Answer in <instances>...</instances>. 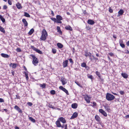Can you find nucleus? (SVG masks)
I'll use <instances>...</instances> for the list:
<instances>
[{"mask_svg":"<svg viewBox=\"0 0 129 129\" xmlns=\"http://www.w3.org/2000/svg\"><path fill=\"white\" fill-rule=\"evenodd\" d=\"M59 88L60 89L65 92L67 94H69L68 91L64 88L62 86H60L59 87Z\"/></svg>","mask_w":129,"mask_h":129,"instance_id":"nucleus-4","label":"nucleus"},{"mask_svg":"<svg viewBox=\"0 0 129 129\" xmlns=\"http://www.w3.org/2000/svg\"><path fill=\"white\" fill-rule=\"evenodd\" d=\"M31 48L32 49H33L35 51H36V50H37V49L36 48H35L33 46H31Z\"/></svg>","mask_w":129,"mask_h":129,"instance_id":"nucleus-36","label":"nucleus"},{"mask_svg":"<svg viewBox=\"0 0 129 129\" xmlns=\"http://www.w3.org/2000/svg\"><path fill=\"white\" fill-rule=\"evenodd\" d=\"M93 105H92V107H94V106H96V104L95 103V102H93Z\"/></svg>","mask_w":129,"mask_h":129,"instance_id":"nucleus-52","label":"nucleus"},{"mask_svg":"<svg viewBox=\"0 0 129 129\" xmlns=\"http://www.w3.org/2000/svg\"><path fill=\"white\" fill-rule=\"evenodd\" d=\"M16 64L14 63H11L10 64V66L12 67L13 68H15L16 67Z\"/></svg>","mask_w":129,"mask_h":129,"instance_id":"nucleus-24","label":"nucleus"},{"mask_svg":"<svg viewBox=\"0 0 129 129\" xmlns=\"http://www.w3.org/2000/svg\"><path fill=\"white\" fill-rule=\"evenodd\" d=\"M104 107L105 109L108 112H109L110 111V107L107 104L105 105Z\"/></svg>","mask_w":129,"mask_h":129,"instance_id":"nucleus-9","label":"nucleus"},{"mask_svg":"<svg viewBox=\"0 0 129 129\" xmlns=\"http://www.w3.org/2000/svg\"><path fill=\"white\" fill-rule=\"evenodd\" d=\"M84 98L87 103H90V98L88 95H86L84 97Z\"/></svg>","mask_w":129,"mask_h":129,"instance_id":"nucleus-6","label":"nucleus"},{"mask_svg":"<svg viewBox=\"0 0 129 129\" xmlns=\"http://www.w3.org/2000/svg\"><path fill=\"white\" fill-rule=\"evenodd\" d=\"M34 31V30L33 29H31L29 32L28 33V34L30 35H31L33 33Z\"/></svg>","mask_w":129,"mask_h":129,"instance_id":"nucleus-27","label":"nucleus"},{"mask_svg":"<svg viewBox=\"0 0 129 129\" xmlns=\"http://www.w3.org/2000/svg\"><path fill=\"white\" fill-rule=\"evenodd\" d=\"M95 73L96 75H97L99 77H100V74L99 72H98V71H96L95 72Z\"/></svg>","mask_w":129,"mask_h":129,"instance_id":"nucleus-39","label":"nucleus"},{"mask_svg":"<svg viewBox=\"0 0 129 129\" xmlns=\"http://www.w3.org/2000/svg\"><path fill=\"white\" fill-rule=\"evenodd\" d=\"M122 43H123V41L122 40H119V43L120 44Z\"/></svg>","mask_w":129,"mask_h":129,"instance_id":"nucleus-55","label":"nucleus"},{"mask_svg":"<svg viewBox=\"0 0 129 129\" xmlns=\"http://www.w3.org/2000/svg\"><path fill=\"white\" fill-rule=\"evenodd\" d=\"M125 51H126V52H125L126 53L129 54V51L128 50H125Z\"/></svg>","mask_w":129,"mask_h":129,"instance_id":"nucleus-59","label":"nucleus"},{"mask_svg":"<svg viewBox=\"0 0 129 129\" xmlns=\"http://www.w3.org/2000/svg\"><path fill=\"white\" fill-rule=\"evenodd\" d=\"M24 16L28 17H29L30 16V15L27 13L26 12H24Z\"/></svg>","mask_w":129,"mask_h":129,"instance_id":"nucleus-28","label":"nucleus"},{"mask_svg":"<svg viewBox=\"0 0 129 129\" xmlns=\"http://www.w3.org/2000/svg\"><path fill=\"white\" fill-rule=\"evenodd\" d=\"M1 55L2 57L4 58H9V55L4 53H2Z\"/></svg>","mask_w":129,"mask_h":129,"instance_id":"nucleus-19","label":"nucleus"},{"mask_svg":"<svg viewBox=\"0 0 129 129\" xmlns=\"http://www.w3.org/2000/svg\"><path fill=\"white\" fill-rule=\"evenodd\" d=\"M51 19L52 20L54 21L55 22H56L57 20L55 18H51Z\"/></svg>","mask_w":129,"mask_h":129,"instance_id":"nucleus-38","label":"nucleus"},{"mask_svg":"<svg viewBox=\"0 0 129 129\" xmlns=\"http://www.w3.org/2000/svg\"><path fill=\"white\" fill-rule=\"evenodd\" d=\"M124 11L123 10H120L118 12V14L117 16V17L119 16L120 15H122Z\"/></svg>","mask_w":129,"mask_h":129,"instance_id":"nucleus-17","label":"nucleus"},{"mask_svg":"<svg viewBox=\"0 0 129 129\" xmlns=\"http://www.w3.org/2000/svg\"><path fill=\"white\" fill-rule=\"evenodd\" d=\"M126 45L127 46H129V41L127 42Z\"/></svg>","mask_w":129,"mask_h":129,"instance_id":"nucleus-62","label":"nucleus"},{"mask_svg":"<svg viewBox=\"0 0 129 129\" xmlns=\"http://www.w3.org/2000/svg\"><path fill=\"white\" fill-rule=\"evenodd\" d=\"M69 60L70 62L72 63L73 64V61L72 59L71 58H70L69 59Z\"/></svg>","mask_w":129,"mask_h":129,"instance_id":"nucleus-49","label":"nucleus"},{"mask_svg":"<svg viewBox=\"0 0 129 129\" xmlns=\"http://www.w3.org/2000/svg\"><path fill=\"white\" fill-rule=\"evenodd\" d=\"M36 51L40 54H42V52L39 49H37Z\"/></svg>","mask_w":129,"mask_h":129,"instance_id":"nucleus-35","label":"nucleus"},{"mask_svg":"<svg viewBox=\"0 0 129 129\" xmlns=\"http://www.w3.org/2000/svg\"><path fill=\"white\" fill-rule=\"evenodd\" d=\"M56 17L57 20H62V17L59 15H57Z\"/></svg>","mask_w":129,"mask_h":129,"instance_id":"nucleus-26","label":"nucleus"},{"mask_svg":"<svg viewBox=\"0 0 129 129\" xmlns=\"http://www.w3.org/2000/svg\"><path fill=\"white\" fill-rule=\"evenodd\" d=\"M71 107L72 108L76 109L77 107V104L76 103H74L72 105Z\"/></svg>","mask_w":129,"mask_h":129,"instance_id":"nucleus-20","label":"nucleus"},{"mask_svg":"<svg viewBox=\"0 0 129 129\" xmlns=\"http://www.w3.org/2000/svg\"><path fill=\"white\" fill-rule=\"evenodd\" d=\"M119 93L121 95H123L124 93V92L123 91H119Z\"/></svg>","mask_w":129,"mask_h":129,"instance_id":"nucleus-48","label":"nucleus"},{"mask_svg":"<svg viewBox=\"0 0 129 129\" xmlns=\"http://www.w3.org/2000/svg\"><path fill=\"white\" fill-rule=\"evenodd\" d=\"M42 35L40 39L43 40L44 41L46 39L48 36V34L46 30L45 29H43L41 32Z\"/></svg>","mask_w":129,"mask_h":129,"instance_id":"nucleus-1","label":"nucleus"},{"mask_svg":"<svg viewBox=\"0 0 129 129\" xmlns=\"http://www.w3.org/2000/svg\"><path fill=\"white\" fill-rule=\"evenodd\" d=\"M95 118L97 122H99L100 121L101 118L98 115H96L95 117Z\"/></svg>","mask_w":129,"mask_h":129,"instance_id":"nucleus-14","label":"nucleus"},{"mask_svg":"<svg viewBox=\"0 0 129 129\" xmlns=\"http://www.w3.org/2000/svg\"><path fill=\"white\" fill-rule=\"evenodd\" d=\"M125 117L126 118H129V114L128 115H126L125 116Z\"/></svg>","mask_w":129,"mask_h":129,"instance_id":"nucleus-61","label":"nucleus"},{"mask_svg":"<svg viewBox=\"0 0 129 129\" xmlns=\"http://www.w3.org/2000/svg\"><path fill=\"white\" fill-rule=\"evenodd\" d=\"M57 45L58 47L60 48H61L63 47V45L61 43H58L57 44Z\"/></svg>","mask_w":129,"mask_h":129,"instance_id":"nucleus-23","label":"nucleus"},{"mask_svg":"<svg viewBox=\"0 0 129 129\" xmlns=\"http://www.w3.org/2000/svg\"><path fill=\"white\" fill-rule=\"evenodd\" d=\"M22 22L24 23L25 26L26 27L27 26L28 23L25 19H23L22 20Z\"/></svg>","mask_w":129,"mask_h":129,"instance_id":"nucleus-15","label":"nucleus"},{"mask_svg":"<svg viewBox=\"0 0 129 129\" xmlns=\"http://www.w3.org/2000/svg\"><path fill=\"white\" fill-rule=\"evenodd\" d=\"M87 23L90 24L92 25L94 24V21L91 19H89L88 20Z\"/></svg>","mask_w":129,"mask_h":129,"instance_id":"nucleus-12","label":"nucleus"},{"mask_svg":"<svg viewBox=\"0 0 129 129\" xmlns=\"http://www.w3.org/2000/svg\"><path fill=\"white\" fill-rule=\"evenodd\" d=\"M99 122V124L102 127H104V125L101 122H100V121Z\"/></svg>","mask_w":129,"mask_h":129,"instance_id":"nucleus-40","label":"nucleus"},{"mask_svg":"<svg viewBox=\"0 0 129 129\" xmlns=\"http://www.w3.org/2000/svg\"><path fill=\"white\" fill-rule=\"evenodd\" d=\"M57 32L59 33L60 34H61L62 32L60 29V28L59 26H57Z\"/></svg>","mask_w":129,"mask_h":129,"instance_id":"nucleus-22","label":"nucleus"},{"mask_svg":"<svg viewBox=\"0 0 129 129\" xmlns=\"http://www.w3.org/2000/svg\"><path fill=\"white\" fill-rule=\"evenodd\" d=\"M55 124L57 127H60L61 126L60 121L58 119L57 120Z\"/></svg>","mask_w":129,"mask_h":129,"instance_id":"nucleus-10","label":"nucleus"},{"mask_svg":"<svg viewBox=\"0 0 129 129\" xmlns=\"http://www.w3.org/2000/svg\"><path fill=\"white\" fill-rule=\"evenodd\" d=\"M39 85L40 87H42V88H45V87L46 85L45 83H43V84H40Z\"/></svg>","mask_w":129,"mask_h":129,"instance_id":"nucleus-30","label":"nucleus"},{"mask_svg":"<svg viewBox=\"0 0 129 129\" xmlns=\"http://www.w3.org/2000/svg\"><path fill=\"white\" fill-rule=\"evenodd\" d=\"M49 107H50V108H54V106H52V105L51 104H49Z\"/></svg>","mask_w":129,"mask_h":129,"instance_id":"nucleus-46","label":"nucleus"},{"mask_svg":"<svg viewBox=\"0 0 129 129\" xmlns=\"http://www.w3.org/2000/svg\"><path fill=\"white\" fill-rule=\"evenodd\" d=\"M91 53H90L89 52H88L87 51H85V53L84 54V55L86 56V57H87L88 56H91Z\"/></svg>","mask_w":129,"mask_h":129,"instance_id":"nucleus-13","label":"nucleus"},{"mask_svg":"<svg viewBox=\"0 0 129 129\" xmlns=\"http://www.w3.org/2000/svg\"><path fill=\"white\" fill-rule=\"evenodd\" d=\"M52 52L53 54H55L56 52V50L55 48H53L52 49Z\"/></svg>","mask_w":129,"mask_h":129,"instance_id":"nucleus-33","label":"nucleus"},{"mask_svg":"<svg viewBox=\"0 0 129 129\" xmlns=\"http://www.w3.org/2000/svg\"><path fill=\"white\" fill-rule=\"evenodd\" d=\"M16 6L18 9H20L22 8V7L20 4L18 3L16 4Z\"/></svg>","mask_w":129,"mask_h":129,"instance_id":"nucleus-25","label":"nucleus"},{"mask_svg":"<svg viewBox=\"0 0 129 129\" xmlns=\"http://www.w3.org/2000/svg\"><path fill=\"white\" fill-rule=\"evenodd\" d=\"M99 111L105 116L106 117L107 116V114L102 109H100L99 110Z\"/></svg>","mask_w":129,"mask_h":129,"instance_id":"nucleus-5","label":"nucleus"},{"mask_svg":"<svg viewBox=\"0 0 129 129\" xmlns=\"http://www.w3.org/2000/svg\"><path fill=\"white\" fill-rule=\"evenodd\" d=\"M1 19L2 21V22L3 23L5 21V19L4 18H3V17L2 18H1Z\"/></svg>","mask_w":129,"mask_h":129,"instance_id":"nucleus-45","label":"nucleus"},{"mask_svg":"<svg viewBox=\"0 0 129 129\" xmlns=\"http://www.w3.org/2000/svg\"><path fill=\"white\" fill-rule=\"evenodd\" d=\"M60 20H57L56 22L57 23H62V22L61 21H60Z\"/></svg>","mask_w":129,"mask_h":129,"instance_id":"nucleus-50","label":"nucleus"},{"mask_svg":"<svg viewBox=\"0 0 129 129\" xmlns=\"http://www.w3.org/2000/svg\"><path fill=\"white\" fill-rule=\"evenodd\" d=\"M4 102V101L3 99H2V98H0V103L3 102Z\"/></svg>","mask_w":129,"mask_h":129,"instance_id":"nucleus-53","label":"nucleus"},{"mask_svg":"<svg viewBox=\"0 0 129 129\" xmlns=\"http://www.w3.org/2000/svg\"><path fill=\"white\" fill-rule=\"evenodd\" d=\"M78 114L77 112H75L73 113L72 115L70 118V119H72L76 118L78 116Z\"/></svg>","mask_w":129,"mask_h":129,"instance_id":"nucleus-11","label":"nucleus"},{"mask_svg":"<svg viewBox=\"0 0 129 129\" xmlns=\"http://www.w3.org/2000/svg\"><path fill=\"white\" fill-rule=\"evenodd\" d=\"M8 2L9 5H12V2L10 0H8Z\"/></svg>","mask_w":129,"mask_h":129,"instance_id":"nucleus-51","label":"nucleus"},{"mask_svg":"<svg viewBox=\"0 0 129 129\" xmlns=\"http://www.w3.org/2000/svg\"><path fill=\"white\" fill-rule=\"evenodd\" d=\"M58 119L60 121L63 123H66V121L65 119L62 117H61Z\"/></svg>","mask_w":129,"mask_h":129,"instance_id":"nucleus-8","label":"nucleus"},{"mask_svg":"<svg viewBox=\"0 0 129 129\" xmlns=\"http://www.w3.org/2000/svg\"><path fill=\"white\" fill-rule=\"evenodd\" d=\"M7 8V6L6 5H5L3 6V8L4 9H6Z\"/></svg>","mask_w":129,"mask_h":129,"instance_id":"nucleus-54","label":"nucleus"},{"mask_svg":"<svg viewBox=\"0 0 129 129\" xmlns=\"http://www.w3.org/2000/svg\"><path fill=\"white\" fill-rule=\"evenodd\" d=\"M51 14L52 15V16H54V14L53 11H51Z\"/></svg>","mask_w":129,"mask_h":129,"instance_id":"nucleus-60","label":"nucleus"},{"mask_svg":"<svg viewBox=\"0 0 129 129\" xmlns=\"http://www.w3.org/2000/svg\"><path fill=\"white\" fill-rule=\"evenodd\" d=\"M109 11L110 13H112L113 12V10L112 9H111L110 7L109 8Z\"/></svg>","mask_w":129,"mask_h":129,"instance_id":"nucleus-41","label":"nucleus"},{"mask_svg":"<svg viewBox=\"0 0 129 129\" xmlns=\"http://www.w3.org/2000/svg\"><path fill=\"white\" fill-rule=\"evenodd\" d=\"M29 119L30 120H31L34 123L36 122L35 120L31 117H29Z\"/></svg>","mask_w":129,"mask_h":129,"instance_id":"nucleus-31","label":"nucleus"},{"mask_svg":"<svg viewBox=\"0 0 129 129\" xmlns=\"http://www.w3.org/2000/svg\"><path fill=\"white\" fill-rule=\"evenodd\" d=\"M55 91L54 90H52L50 91V93L52 94H54L55 93Z\"/></svg>","mask_w":129,"mask_h":129,"instance_id":"nucleus-37","label":"nucleus"},{"mask_svg":"<svg viewBox=\"0 0 129 129\" xmlns=\"http://www.w3.org/2000/svg\"><path fill=\"white\" fill-rule=\"evenodd\" d=\"M28 103L29 104V106H31L32 105V103H31L29 102Z\"/></svg>","mask_w":129,"mask_h":129,"instance_id":"nucleus-64","label":"nucleus"},{"mask_svg":"<svg viewBox=\"0 0 129 129\" xmlns=\"http://www.w3.org/2000/svg\"><path fill=\"white\" fill-rule=\"evenodd\" d=\"M64 125L63 124L62 125H61V126L60 127H61L62 128H63L64 127Z\"/></svg>","mask_w":129,"mask_h":129,"instance_id":"nucleus-63","label":"nucleus"},{"mask_svg":"<svg viewBox=\"0 0 129 129\" xmlns=\"http://www.w3.org/2000/svg\"><path fill=\"white\" fill-rule=\"evenodd\" d=\"M17 111L21 113H22V111L21 110V109L19 108L17 110Z\"/></svg>","mask_w":129,"mask_h":129,"instance_id":"nucleus-42","label":"nucleus"},{"mask_svg":"<svg viewBox=\"0 0 129 129\" xmlns=\"http://www.w3.org/2000/svg\"><path fill=\"white\" fill-rule=\"evenodd\" d=\"M65 28L66 29L68 30H70V31H72V27L69 25L66 26L65 27Z\"/></svg>","mask_w":129,"mask_h":129,"instance_id":"nucleus-16","label":"nucleus"},{"mask_svg":"<svg viewBox=\"0 0 129 129\" xmlns=\"http://www.w3.org/2000/svg\"><path fill=\"white\" fill-rule=\"evenodd\" d=\"M30 56L33 57V63L36 66L38 62V60L37 58L33 55H31Z\"/></svg>","mask_w":129,"mask_h":129,"instance_id":"nucleus-3","label":"nucleus"},{"mask_svg":"<svg viewBox=\"0 0 129 129\" xmlns=\"http://www.w3.org/2000/svg\"><path fill=\"white\" fill-rule=\"evenodd\" d=\"M19 107L17 106H15L14 107V108L16 110H17L19 108Z\"/></svg>","mask_w":129,"mask_h":129,"instance_id":"nucleus-44","label":"nucleus"},{"mask_svg":"<svg viewBox=\"0 0 129 129\" xmlns=\"http://www.w3.org/2000/svg\"><path fill=\"white\" fill-rule=\"evenodd\" d=\"M120 46L122 48H124L125 47V45L124 44L122 43L120 44Z\"/></svg>","mask_w":129,"mask_h":129,"instance_id":"nucleus-43","label":"nucleus"},{"mask_svg":"<svg viewBox=\"0 0 129 129\" xmlns=\"http://www.w3.org/2000/svg\"><path fill=\"white\" fill-rule=\"evenodd\" d=\"M16 51L18 52H20L21 51V50L19 48H17L16 49Z\"/></svg>","mask_w":129,"mask_h":129,"instance_id":"nucleus-47","label":"nucleus"},{"mask_svg":"<svg viewBox=\"0 0 129 129\" xmlns=\"http://www.w3.org/2000/svg\"><path fill=\"white\" fill-rule=\"evenodd\" d=\"M61 81L62 82V84L63 85H64L65 84L67 83V82L66 81L65 79H64L63 78H61Z\"/></svg>","mask_w":129,"mask_h":129,"instance_id":"nucleus-21","label":"nucleus"},{"mask_svg":"<svg viewBox=\"0 0 129 129\" xmlns=\"http://www.w3.org/2000/svg\"><path fill=\"white\" fill-rule=\"evenodd\" d=\"M24 73L25 75V77L26 78V79L27 80H28V74L27 72H24Z\"/></svg>","mask_w":129,"mask_h":129,"instance_id":"nucleus-29","label":"nucleus"},{"mask_svg":"<svg viewBox=\"0 0 129 129\" xmlns=\"http://www.w3.org/2000/svg\"><path fill=\"white\" fill-rule=\"evenodd\" d=\"M81 66L83 67H86V64L85 62L82 63L81 64Z\"/></svg>","mask_w":129,"mask_h":129,"instance_id":"nucleus-34","label":"nucleus"},{"mask_svg":"<svg viewBox=\"0 0 129 129\" xmlns=\"http://www.w3.org/2000/svg\"><path fill=\"white\" fill-rule=\"evenodd\" d=\"M0 31L4 33H5V31L4 28L0 26Z\"/></svg>","mask_w":129,"mask_h":129,"instance_id":"nucleus-32","label":"nucleus"},{"mask_svg":"<svg viewBox=\"0 0 129 129\" xmlns=\"http://www.w3.org/2000/svg\"><path fill=\"white\" fill-rule=\"evenodd\" d=\"M115 98L114 96L112 94L107 93L106 95V98L108 101L113 100Z\"/></svg>","mask_w":129,"mask_h":129,"instance_id":"nucleus-2","label":"nucleus"},{"mask_svg":"<svg viewBox=\"0 0 129 129\" xmlns=\"http://www.w3.org/2000/svg\"><path fill=\"white\" fill-rule=\"evenodd\" d=\"M68 60H67L64 61L63 63V68H65L68 66Z\"/></svg>","mask_w":129,"mask_h":129,"instance_id":"nucleus-7","label":"nucleus"},{"mask_svg":"<svg viewBox=\"0 0 129 129\" xmlns=\"http://www.w3.org/2000/svg\"><path fill=\"white\" fill-rule=\"evenodd\" d=\"M121 74L122 77L124 78H127L128 77V75L126 73H122Z\"/></svg>","mask_w":129,"mask_h":129,"instance_id":"nucleus-18","label":"nucleus"},{"mask_svg":"<svg viewBox=\"0 0 129 129\" xmlns=\"http://www.w3.org/2000/svg\"><path fill=\"white\" fill-rule=\"evenodd\" d=\"M109 55L111 56H112L113 55V53L111 52L109 53Z\"/></svg>","mask_w":129,"mask_h":129,"instance_id":"nucleus-58","label":"nucleus"},{"mask_svg":"<svg viewBox=\"0 0 129 129\" xmlns=\"http://www.w3.org/2000/svg\"><path fill=\"white\" fill-rule=\"evenodd\" d=\"M75 82L78 85L80 86V84L78 82Z\"/></svg>","mask_w":129,"mask_h":129,"instance_id":"nucleus-57","label":"nucleus"},{"mask_svg":"<svg viewBox=\"0 0 129 129\" xmlns=\"http://www.w3.org/2000/svg\"><path fill=\"white\" fill-rule=\"evenodd\" d=\"M88 77L89 78H90L91 79L92 78V76L91 75L88 76Z\"/></svg>","mask_w":129,"mask_h":129,"instance_id":"nucleus-56","label":"nucleus"}]
</instances>
